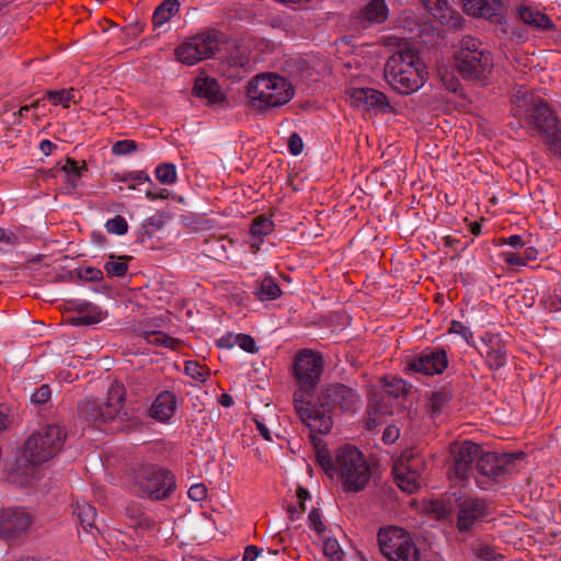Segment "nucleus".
<instances>
[{
    "mask_svg": "<svg viewBox=\"0 0 561 561\" xmlns=\"http://www.w3.org/2000/svg\"><path fill=\"white\" fill-rule=\"evenodd\" d=\"M481 446L470 440H465L460 444L454 443L450 445V454L453 456V466L450 470L454 471L456 478L459 480H467L472 477L474 472V465Z\"/></svg>",
    "mask_w": 561,
    "mask_h": 561,
    "instance_id": "nucleus-16",
    "label": "nucleus"
},
{
    "mask_svg": "<svg viewBox=\"0 0 561 561\" xmlns=\"http://www.w3.org/2000/svg\"><path fill=\"white\" fill-rule=\"evenodd\" d=\"M184 371L192 379L201 382H205L207 377L210 376L209 369L195 360H186L184 365Z\"/></svg>",
    "mask_w": 561,
    "mask_h": 561,
    "instance_id": "nucleus-39",
    "label": "nucleus"
},
{
    "mask_svg": "<svg viewBox=\"0 0 561 561\" xmlns=\"http://www.w3.org/2000/svg\"><path fill=\"white\" fill-rule=\"evenodd\" d=\"M360 402L356 389L332 382L323 386L317 393L308 410L300 412V420L310 430V435L328 434L333 427V415L336 413H354Z\"/></svg>",
    "mask_w": 561,
    "mask_h": 561,
    "instance_id": "nucleus-1",
    "label": "nucleus"
},
{
    "mask_svg": "<svg viewBox=\"0 0 561 561\" xmlns=\"http://www.w3.org/2000/svg\"><path fill=\"white\" fill-rule=\"evenodd\" d=\"M58 170L62 171L66 175H81L88 171L85 161H77L72 158H65L57 162Z\"/></svg>",
    "mask_w": 561,
    "mask_h": 561,
    "instance_id": "nucleus-38",
    "label": "nucleus"
},
{
    "mask_svg": "<svg viewBox=\"0 0 561 561\" xmlns=\"http://www.w3.org/2000/svg\"><path fill=\"white\" fill-rule=\"evenodd\" d=\"M421 2L443 24L455 28L461 25L462 16L450 8L447 0H421Z\"/></svg>",
    "mask_w": 561,
    "mask_h": 561,
    "instance_id": "nucleus-22",
    "label": "nucleus"
},
{
    "mask_svg": "<svg viewBox=\"0 0 561 561\" xmlns=\"http://www.w3.org/2000/svg\"><path fill=\"white\" fill-rule=\"evenodd\" d=\"M77 277L84 282L98 283L100 284L96 288L98 291L105 293L110 290V286L103 283L104 276L103 272L100 268L87 266L80 267L76 270Z\"/></svg>",
    "mask_w": 561,
    "mask_h": 561,
    "instance_id": "nucleus-33",
    "label": "nucleus"
},
{
    "mask_svg": "<svg viewBox=\"0 0 561 561\" xmlns=\"http://www.w3.org/2000/svg\"><path fill=\"white\" fill-rule=\"evenodd\" d=\"M187 494H188L190 499H192L194 501H202V500L206 499V496H207V489L202 483L194 484L188 489Z\"/></svg>",
    "mask_w": 561,
    "mask_h": 561,
    "instance_id": "nucleus-52",
    "label": "nucleus"
},
{
    "mask_svg": "<svg viewBox=\"0 0 561 561\" xmlns=\"http://www.w3.org/2000/svg\"><path fill=\"white\" fill-rule=\"evenodd\" d=\"M484 341V355L486 364L491 370H499L504 367L507 362V351L505 343L499 335L491 334Z\"/></svg>",
    "mask_w": 561,
    "mask_h": 561,
    "instance_id": "nucleus-25",
    "label": "nucleus"
},
{
    "mask_svg": "<svg viewBox=\"0 0 561 561\" xmlns=\"http://www.w3.org/2000/svg\"><path fill=\"white\" fill-rule=\"evenodd\" d=\"M193 94L206 100L208 105L219 104L226 100L219 83L210 77H197L194 81Z\"/></svg>",
    "mask_w": 561,
    "mask_h": 561,
    "instance_id": "nucleus-24",
    "label": "nucleus"
},
{
    "mask_svg": "<svg viewBox=\"0 0 561 561\" xmlns=\"http://www.w3.org/2000/svg\"><path fill=\"white\" fill-rule=\"evenodd\" d=\"M75 514L85 531H89L94 527L96 517V508L94 506L88 503L78 504L75 508Z\"/></svg>",
    "mask_w": 561,
    "mask_h": 561,
    "instance_id": "nucleus-35",
    "label": "nucleus"
},
{
    "mask_svg": "<svg viewBox=\"0 0 561 561\" xmlns=\"http://www.w3.org/2000/svg\"><path fill=\"white\" fill-rule=\"evenodd\" d=\"M447 352L443 347H425L419 354L410 357L405 363L407 373H416L425 376L442 374L448 367Z\"/></svg>",
    "mask_w": 561,
    "mask_h": 561,
    "instance_id": "nucleus-14",
    "label": "nucleus"
},
{
    "mask_svg": "<svg viewBox=\"0 0 561 561\" xmlns=\"http://www.w3.org/2000/svg\"><path fill=\"white\" fill-rule=\"evenodd\" d=\"M323 553L331 561H343L344 552L335 538H328L323 541Z\"/></svg>",
    "mask_w": 561,
    "mask_h": 561,
    "instance_id": "nucleus-40",
    "label": "nucleus"
},
{
    "mask_svg": "<svg viewBox=\"0 0 561 561\" xmlns=\"http://www.w3.org/2000/svg\"><path fill=\"white\" fill-rule=\"evenodd\" d=\"M309 437L316 453V462L331 478L333 473H336L345 492H359L366 488L371 471L359 449L345 445L336 450L333 459L327 444L321 438L316 435H309Z\"/></svg>",
    "mask_w": 561,
    "mask_h": 561,
    "instance_id": "nucleus-2",
    "label": "nucleus"
},
{
    "mask_svg": "<svg viewBox=\"0 0 561 561\" xmlns=\"http://www.w3.org/2000/svg\"><path fill=\"white\" fill-rule=\"evenodd\" d=\"M399 436V432L396 427L388 426L385 432L382 439L385 443H393Z\"/></svg>",
    "mask_w": 561,
    "mask_h": 561,
    "instance_id": "nucleus-60",
    "label": "nucleus"
},
{
    "mask_svg": "<svg viewBox=\"0 0 561 561\" xmlns=\"http://www.w3.org/2000/svg\"><path fill=\"white\" fill-rule=\"evenodd\" d=\"M125 399V389L124 386L121 383H112L108 393H107V401L104 402V404H111V407L115 410V419L117 421H122L123 417L119 414L122 402Z\"/></svg>",
    "mask_w": 561,
    "mask_h": 561,
    "instance_id": "nucleus-36",
    "label": "nucleus"
},
{
    "mask_svg": "<svg viewBox=\"0 0 561 561\" xmlns=\"http://www.w3.org/2000/svg\"><path fill=\"white\" fill-rule=\"evenodd\" d=\"M377 540L381 553L389 561H420V549L411 535L401 527L381 528Z\"/></svg>",
    "mask_w": 561,
    "mask_h": 561,
    "instance_id": "nucleus-12",
    "label": "nucleus"
},
{
    "mask_svg": "<svg viewBox=\"0 0 561 561\" xmlns=\"http://www.w3.org/2000/svg\"><path fill=\"white\" fill-rule=\"evenodd\" d=\"M67 432L64 426L48 424L34 432L24 443L23 456L33 465H41L57 456L64 447Z\"/></svg>",
    "mask_w": 561,
    "mask_h": 561,
    "instance_id": "nucleus-9",
    "label": "nucleus"
},
{
    "mask_svg": "<svg viewBox=\"0 0 561 561\" xmlns=\"http://www.w3.org/2000/svg\"><path fill=\"white\" fill-rule=\"evenodd\" d=\"M526 456L524 451L499 454L495 451H484L481 447L472 478L480 489L488 490L505 474L517 471Z\"/></svg>",
    "mask_w": 561,
    "mask_h": 561,
    "instance_id": "nucleus-6",
    "label": "nucleus"
},
{
    "mask_svg": "<svg viewBox=\"0 0 561 561\" xmlns=\"http://www.w3.org/2000/svg\"><path fill=\"white\" fill-rule=\"evenodd\" d=\"M274 230V222L265 215L256 216L250 226V234L253 239L257 240V244L252 243L251 248L255 253L259 251V244L263 242V238Z\"/></svg>",
    "mask_w": 561,
    "mask_h": 561,
    "instance_id": "nucleus-29",
    "label": "nucleus"
},
{
    "mask_svg": "<svg viewBox=\"0 0 561 561\" xmlns=\"http://www.w3.org/2000/svg\"><path fill=\"white\" fill-rule=\"evenodd\" d=\"M397 485L407 493H413L419 488L417 474L415 471L402 472V466L393 469Z\"/></svg>",
    "mask_w": 561,
    "mask_h": 561,
    "instance_id": "nucleus-32",
    "label": "nucleus"
},
{
    "mask_svg": "<svg viewBox=\"0 0 561 561\" xmlns=\"http://www.w3.org/2000/svg\"><path fill=\"white\" fill-rule=\"evenodd\" d=\"M137 148H138V145L135 140L124 139V140H118L113 144L112 152L115 156H125V154H130V153L135 152L137 150Z\"/></svg>",
    "mask_w": 561,
    "mask_h": 561,
    "instance_id": "nucleus-43",
    "label": "nucleus"
},
{
    "mask_svg": "<svg viewBox=\"0 0 561 561\" xmlns=\"http://www.w3.org/2000/svg\"><path fill=\"white\" fill-rule=\"evenodd\" d=\"M68 310L77 312V316H72L68 318V322L73 327H90L101 322L106 312L102 311V309L89 302L87 300H68Z\"/></svg>",
    "mask_w": 561,
    "mask_h": 561,
    "instance_id": "nucleus-18",
    "label": "nucleus"
},
{
    "mask_svg": "<svg viewBox=\"0 0 561 561\" xmlns=\"http://www.w3.org/2000/svg\"><path fill=\"white\" fill-rule=\"evenodd\" d=\"M146 195L151 199H158V198L165 199L169 197L170 193L165 188H160V190H154V191L147 190Z\"/></svg>",
    "mask_w": 561,
    "mask_h": 561,
    "instance_id": "nucleus-59",
    "label": "nucleus"
},
{
    "mask_svg": "<svg viewBox=\"0 0 561 561\" xmlns=\"http://www.w3.org/2000/svg\"><path fill=\"white\" fill-rule=\"evenodd\" d=\"M180 11L179 0H163L153 11L152 25L159 28Z\"/></svg>",
    "mask_w": 561,
    "mask_h": 561,
    "instance_id": "nucleus-28",
    "label": "nucleus"
},
{
    "mask_svg": "<svg viewBox=\"0 0 561 561\" xmlns=\"http://www.w3.org/2000/svg\"><path fill=\"white\" fill-rule=\"evenodd\" d=\"M504 262L512 266H523L526 265L525 259L520 253L514 252H504L503 253Z\"/></svg>",
    "mask_w": 561,
    "mask_h": 561,
    "instance_id": "nucleus-53",
    "label": "nucleus"
},
{
    "mask_svg": "<svg viewBox=\"0 0 561 561\" xmlns=\"http://www.w3.org/2000/svg\"><path fill=\"white\" fill-rule=\"evenodd\" d=\"M154 175H176V167L171 162L161 163L156 168Z\"/></svg>",
    "mask_w": 561,
    "mask_h": 561,
    "instance_id": "nucleus-55",
    "label": "nucleus"
},
{
    "mask_svg": "<svg viewBox=\"0 0 561 561\" xmlns=\"http://www.w3.org/2000/svg\"><path fill=\"white\" fill-rule=\"evenodd\" d=\"M463 12L473 18H483L502 24L504 0H461Z\"/></svg>",
    "mask_w": 561,
    "mask_h": 561,
    "instance_id": "nucleus-19",
    "label": "nucleus"
},
{
    "mask_svg": "<svg viewBox=\"0 0 561 561\" xmlns=\"http://www.w3.org/2000/svg\"><path fill=\"white\" fill-rule=\"evenodd\" d=\"M81 178H65L64 184L59 187V192L66 195L77 194V187Z\"/></svg>",
    "mask_w": 561,
    "mask_h": 561,
    "instance_id": "nucleus-50",
    "label": "nucleus"
},
{
    "mask_svg": "<svg viewBox=\"0 0 561 561\" xmlns=\"http://www.w3.org/2000/svg\"><path fill=\"white\" fill-rule=\"evenodd\" d=\"M51 397L50 387L46 383L37 388L31 396V401L34 404H44L49 401Z\"/></svg>",
    "mask_w": 561,
    "mask_h": 561,
    "instance_id": "nucleus-44",
    "label": "nucleus"
},
{
    "mask_svg": "<svg viewBox=\"0 0 561 561\" xmlns=\"http://www.w3.org/2000/svg\"><path fill=\"white\" fill-rule=\"evenodd\" d=\"M145 339L150 344L162 345L170 348H173L174 344L176 343L173 337L167 335L163 332H146Z\"/></svg>",
    "mask_w": 561,
    "mask_h": 561,
    "instance_id": "nucleus-41",
    "label": "nucleus"
},
{
    "mask_svg": "<svg viewBox=\"0 0 561 561\" xmlns=\"http://www.w3.org/2000/svg\"><path fill=\"white\" fill-rule=\"evenodd\" d=\"M105 228L108 233L122 236L127 232L128 224L123 216L116 215L114 218L106 221Z\"/></svg>",
    "mask_w": 561,
    "mask_h": 561,
    "instance_id": "nucleus-42",
    "label": "nucleus"
},
{
    "mask_svg": "<svg viewBox=\"0 0 561 561\" xmlns=\"http://www.w3.org/2000/svg\"><path fill=\"white\" fill-rule=\"evenodd\" d=\"M237 345L250 354H255L259 351L254 339L249 334H238Z\"/></svg>",
    "mask_w": 561,
    "mask_h": 561,
    "instance_id": "nucleus-46",
    "label": "nucleus"
},
{
    "mask_svg": "<svg viewBox=\"0 0 561 561\" xmlns=\"http://www.w3.org/2000/svg\"><path fill=\"white\" fill-rule=\"evenodd\" d=\"M505 244H508L515 249H520L525 245V242L523 241L522 237L518 234L510 236L507 239L504 240Z\"/></svg>",
    "mask_w": 561,
    "mask_h": 561,
    "instance_id": "nucleus-61",
    "label": "nucleus"
},
{
    "mask_svg": "<svg viewBox=\"0 0 561 561\" xmlns=\"http://www.w3.org/2000/svg\"><path fill=\"white\" fill-rule=\"evenodd\" d=\"M427 75L425 65L410 47L394 51L385 65V76L389 84L400 94L419 90Z\"/></svg>",
    "mask_w": 561,
    "mask_h": 561,
    "instance_id": "nucleus-4",
    "label": "nucleus"
},
{
    "mask_svg": "<svg viewBox=\"0 0 561 561\" xmlns=\"http://www.w3.org/2000/svg\"><path fill=\"white\" fill-rule=\"evenodd\" d=\"M173 473L159 466L145 465L135 473L134 492L152 500H164L175 490Z\"/></svg>",
    "mask_w": 561,
    "mask_h": 561,
    "instance_id": "nucleus-10",
    "label": "nucleus"
},
{
    "mask_svg": "<svg viewBox=\"0 0 561 561\" xmlns=\"http://www.w3.org/2000/svg\"><path fill=\"white\" fill-rule=\"evenodd\" d=\"M444 245L447 248H451L454 250H459L461 245V241L457 238H454L451 236H446L443 238Z\"/></svg>",
    "mask_w": 561,
    "mask_h": 561,
    "instance_id": "nucleus-63",
    "label": "nucleus"
},
{
    "mask_svg": "<svg viewBox=\"0 0 561 561\" xmlns=\"http://www.w3.org/2000/svg\"><path fill=\"white\" fill-rule=\"evenodd\" d=\"M456 528L465 535L471 533L474 527L484 522L490 515V508L485 500L481 497L460 495L455 499Z\"/></svg>",
    "mask_w": 561,
    "mask_h": 561,
    "instance_id": "nucleus-13",
    "label": "nucleus"
},
{
    "mask_svg": "<svg viewBox=\"0 0 561 561\" xmlns=\"http://www.w3.org/2000/svg\"><path fill=\"white\" fill-rule=\"evenodd\" d=\"M324 371V359L321 353L311 350H302L297 353L293 373L298 389L294 393V407L298 415L308 410L313 397L317 394V386Z\"/></svg>",
    "mask_w": 561,
    "mask_h": 561,
    "instance_id": "nucleus-5",
    "label": "nucleus"
},
{
    "mask_svg": "<svg viewBox=\"0 0 561 561\" xmlns=\"http://www.w3.org/2000/svg\"><path fill=\"white\" fill-rule=\"evenodd\" d=\"M412 388L411 383H408L405 380L397 377H391L390 379H385L383 385V393L380 397V401H377L374 408L375 413L379 414H391V409L385 402L386 399H399L401 397H405Z\"/></svg>",
    "mask_w": 561,
    "mask_h": 561,
    "instance_id": "nucleus-21",
    "label": "nucleus"
},
{
    "mask_svg": "<svg viewBox=\"0 0 561 561\" xmlns=\"http://www.w3.org/2000/svg\"><path fill=\"white\" fill-rule=\"evenodd\" d=\"M15 240L16 236L13 232H7L4 229L0 228V242L12 244Z\"/></svg>",
    "mask_w": 561,
    "mask_h": 561,
    "instance_id": "nucleus-64",
    "label": "nucleus"
},
{
    "mask_svg": "<svg viewBox=\"0 0 561 561\" xmlns=\"http://www.w3.org/2000/svg\"><path fill=\"white\" fill-rule=\"evenodd\" d=\"M430 511L439 518H445L451 513L453 508L448 507L443 500H434L430 503Z\"/></svg>",
    "mask_w": 561,
    "mask_h": 561,
    "instance_id": "nucleus-49",
    "label": "nucleus"
},
{
    "mask_svg": "<svg viewBox=\"0 0 561 561\" xmlns=\"http://www.w3.org/2000/svg\"><path fill=\"white\" fill-rule=\"evenodd\" d=\"M309 526L318 534L321 535L325 531V526L322 522L320 510L312 508L308 516Z\"/></svg>",
    "mask_w": 561,
    "mask_h": 561,
    "instance_id": "nucleus-45",
    "label": "nucleus"
},
{
    "mask_svg": "<svg viewBox=\"0 0 561 561\" xmlns=\"http://www.w3.org/2000/svg\"><path fill=\"white\" fill-rule=\"evenodd\" d=\"M254 295L260 301H270L280 297L282 289L273 277L267 276L264 277L255 288Z\"/></svg>",
    "mask_w": 561,
    "mask_h": 561,
    "instance_id": "nucleus-31",
    "label": "nucleus"
},
{
    "mask_svg": "<svg viewBox=\"0 0 561 561\" xmlns=\"http://www.w3.org/2000/svg\"><path fill=\"white\" fill-rule=\"evenodd\" d=\"M453 398L454 387L450 382L443 385L439 389L432 392L427 403L430 416L432 419L438 417Z\"/></svg>",
    "mask_w": 561,
    "mask_h": 561,
    "instance_id": "nucleus-27",
    "label": "nucleus"
},
{
    "mask_svg": "<svg viewBox=\"0 0 561 561\" xmlns=\"http://www.w3.org/2000/svg\"><path fill=\"white\" fill-rule=\"evenodd\" d=\"M455 65L465 80L484 82L493 68L491 54L481 48L478 38L466 36L455 56Z\"/></svg>",
    "mask_w": 561,
    "mask_h": 561,
    "instance_id": "nucleus-8",
    "label": "nucleus"
},
{
    "mask_svg": "<svg viewBox=\"0 0 561 561\" xmlns=\"http://www.w3.org/2000/svg\"><path fill=\"white\" fill-rule=\"evenodd\" d=\"M247 95L251 105L262 111L288 103L294 96V89L279 75L261 73L249 82Z\"/></svg>",
    "mask_w": 561,
    "mask_h": 561,
    "instance_id": "nucleus-7",
    "label": "nucleus"
},
{
    "mask_svg": "<svg viewBox=\"0 0 561 561\" xmlns=\"http://www.w3.org/2000/svg\"><path fill=\"white\" fill-rule=\"evenodd\" d=\"M79 417L88 424L98 427L108 425L104 431L119 432L124 431L118 421L115 419V410L111 404H104L95 399H84L78 404Z\"/></svg>",
    "mask_w": 561,
    "mask_h": 561,
    "instance_id": "nucleus-15",
    "label": "nucleus"
},
{
    "mask_svg": "<svg viewBox=\"0 0 561 561\" xmlns=\"http://www.w3.org/2000/svg\"><path fill=\"white\" fill-rule=\"evenodd\" d=\"M477 557L485 560V561H493L496 559V551L491 546L484 545L477 549L476 552Z\"/></svg>",
    "mask_w": 561,
    "mask_h": 561,
    "instance_id": "nucleus-54",
    "label": "nucleus"
},
{
    "mask_svg": "<svg viewBox=\"0 0 561 561\" xmlns=\"http://www.w3.org/2000/svg\"><path fill=\"white\" fill-rule=\"evenodd\" d=\"M388 16L385 0H371L362 10L360 18L369 23H382Z\"/></svg>",
    "mask_w": 561,
    "mask_h": 561,
    "instance_id": "nucleus-30",
    "label": "nucleus"
},
{
    "mask_svg": "<svg viewBox=\"0 0 561 561\" xmlns=\"http://www.w3.org/2000/svg\"><path fill=\"white\" fill-rule=\"evenodd\" d=\"M45 98L54 105H61L64 108H68L70 101L75 98V89L47 90Z\"/></svg>",
    "mask_w": 561,
    "mask_h": 561,
    "instance_id": "nucleus-37",
    "label": "nucleus"
},
{
    "mask_svg": "<svg viewBox=\"0 0 561 561\" xmlns=\"http://www.w3.org/2000/svg\"><path fill=\"white\" fill-rule=\"evenodd\" d=\"M262 549L257 548L256 546H247L244 549L242 561H254L257 558H263L261 556Z\"/></svg>",
    "mask_w": 561,
    "mask_h": 561,
    "instance_id": "nucleus-56",
    "label": "nucleus"
},
{
    "mask_svg": "<svg viewBox=\"0 0 561 561\" xmlns=\"http://www.w3.org/2000/svg\"><path fill=\"white\" fill-rule=\"evenodd\" d=\"M518 19L530 26L531 28L540 32L553 31L556 24L543 12L530 5H520L517 10Z\"/></svg>",
    "mask_w": 561,
    "mask_h": 561,
    "instance_id": "nucleus-26",
    "label": "nucleus"
},
{
    "mask_svg": "<svg viewBox=\"0 0 561 561\" xmlns=\"http://www.w3.org/2000/svg\"><path fill=\"white\" fill-rule=\"evenodd\" d=\"M114 255H110L111 260L104 264V270L108 277H124L128 272L127 262L133 257L130 255H121L118 261H114Z\"/></svg>",
    "mask_w": 561,
    "mask_h": 561,
    "instance_id": "nucleus-34",
    "label": "nucleus"
},
{
    "mask_svg": "<svg viewBox=\"0 0 561 561\" xmlns=\"http://www.w3.org/2000/svg\"><path fill=\"white\" fill-rule=\"evenodd\" d=\"M238 334L226 333L217 341V345L224 348H231L237 345Z\"/></svg>",
    "mask_w": 561,
    "mask_h": 561,
    "instance_id": "nucleus-57",
    "label": "nucleus"
},
{
    "mask_svg": "<svg viewBox=\"0 0 561 561\" xmlns=\"http://www.w3.org/2000/svg\"><path fill=\"white\" fill-rule=\"evenodd\" d=\"M255 424H256V428L257 431L260 432L261 436L267 440V442H272V435H271V432L270 430L267 428V426L263 423V422H260L257 420H255Z\"/></svg>",
    "mask_w": 561,
    "mask_h": 561,
    "instance_id": "nucleus-62",
    "label": "nucleus"
},
{
    "mask_svg": "<svg viewBox=\"0 0 561 561\" xmlns=\"http://www.w3.org/2000/svg\"><path fill=\"white\" fill-rule=\"evenodd\" d=\"M351 104L364 111L377 110L382 113L390 107L386 95L371 88L354 89L351 93Z\"/></svg>",
    "mask_w": 561,
    "mask_h": 561,
    "instance_id": "nucleus-20",
    "label": "nucleus"
},
{
    "mask_svg": "<svg viewBox=\"0 0 561 561\" xmlns=\"http://www.w3.org/2000/svg\"><path fill=\"white\" fill-rule=\"evenodd\" d=\"M449 333L459 334L465 341L470 343V340L473 337V333L471 330L466 327L462 322L453 320L449 327Z\"/></svg>",
    "mask_w": 561,
    "mask_h": 561,
    "instance_id": "nucleus-48",
    "label": "nucleus"
},
{
    "mask_svg": "<svg viewBox=\"0 0 561 561\" xmlns=\"http://www.w3.org/2000/svg\"><path fill=\"white\" fill-rule=\"evenodd\" d=\"M302 149L304 142L301 137L297 133L291 134L288 138L289 152L294 156H298L299 153H301Z\"/></svg>",
    "mask_w": 561,
    "mask_h": 561,
    "instance_id": "nucleus-51",
    "label": "nucleus"
},
{
    "mask_svg": "<svg viewBox=\"0 0 561 561\" xmlns=\"http://www.w3.org/2000/svg\"><path fill=\"white\" fill-rule=\"evenodd\" d=\"M176 411V397L171 391L160 392L150 408L148 409V415L158 422H168Z\"/></svg>",
    "mask_w": 561,
    "mask_h": 561,
    "instance_id": "nucleus-23",
    "label": "nucleus"
},
{
    "mask_svg": "<svg viewBox=\"0 0 561 561\" xmlns=\"http://www.w3.org/2000/svg\"><path fill=\"white\" fill-rule=\"evenodd\" d=\"M39 149L45 156H49L58 149V146L48 139H44L39 144Z\"/></svg>",
    "mask_w": 561,
    "mask_h": 561,
    "instance_id": "nucleus-58",
    "label": "nucleus"
},
{
    "mask_svg": "<svg viewBox=\"0 0 561 561\" xmlns=\"http://www.w3.org/2000/svg\"><path fill=\"white\" fill-rule=\"evenodd\" d=\"M163 220L160 216H152L147 218L142 225V234L152 236L157 230L163 226Z\"/></svg>",
    "mask_w": 561,
    "mask_h": 561,
    "instance_id": "nucleus-47",
    "label": "nucleus"
},
{
    "mask_svg": "<svg viewBox=\"0 0 561 561\" xmlns=\"http://www.w3.org/2000/svg\"><path fill=\"white\" fill-rule=\"evenodd\" d=\"M33 516L22 507H8L0 514V538L18 539L27 534Z\"/></svg>",
    "mask_w": 561,
    "mask_h": 561,
    "instance_id": "nucleus-17",
    "label": "nucleus"
},
{
    "mask_svg": "<svg viewBox=\"0 0 561 561\" xmlns=\"http://www.w3.org/2000/svg\"><path fill=\"white\" fill-rule=\"evenodd\" d=\"M512 113L552 156L561 158V119L545 99L533 92L516 95Z\"/></svg>",
    "mask_w": 561,
    "mask_h": 561,
    "instance_id": "nucleus-3",
    "label": "nucleus"
},
{
    "mask_svg": "<svg viewBox=\"0 0 561 561\" xmlns=\"http://www.w3.org/2000/svg\"><path fill=\"white\" fill-rule=\"evenodd\" d=\"M225 42L222 32L208 28L184 41L175 49V56L180 62L192 66L214 57Z\"/></svg>",
    "mask_w": 561,
    "mask_h": 561,
    "instance_id": "nucleus-11",
    "label": "nucleus"
}]
</instances>
